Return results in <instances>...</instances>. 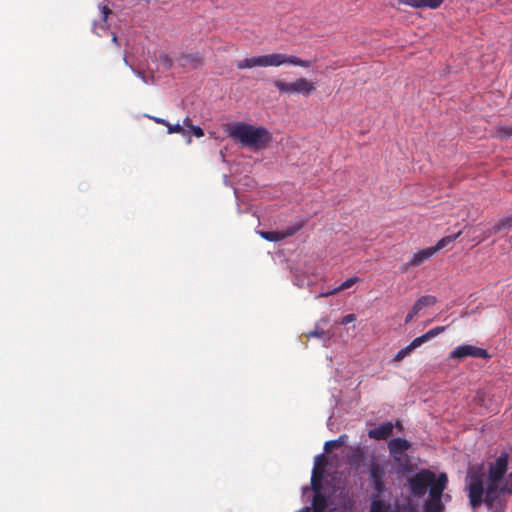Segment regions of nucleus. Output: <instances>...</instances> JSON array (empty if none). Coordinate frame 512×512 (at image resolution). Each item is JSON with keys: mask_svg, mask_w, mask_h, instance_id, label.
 <instances>
[{"mask_svg": "<svg viewBox=\"0 0 512 512\" xmlns=\"http://www.w3.org/2000/svg\"><path fill=\"white\" fill-rule=\"evenodd\" d=\"M506 469L507 458L499 457L495 463L490 466L485 488L483 482L485 476L484 468L480 466L473 467L469 470L466 477V487L470 504L473 508L481 505L483 501L489 506H492L498 491L512 493V473L503 478Z\"/></svg>", "mask_w": 512, "mask_h": 512, "instance_id": "f257e3e1", "label": "nucleus"}, {"mask_svg": "<svg viewBox=\"0 0 512 512\" xmlns=\"http://www.w3.org/2000/svg\"><path fill=\"white\" fill-rule=\"evenodd\" d=\"M448 477L445 473H435L431 470L418 471V505L424 512H442L443 492L447 486Z\"/></svg>", "mask_w": 512, "mask_h": 512, "instance_id": "f03ea898", "label": "nucleus"}, {"mask_svg": "<svg viewBox=\"0 0 512 512\" xmlns=\"http://www.w3.org/2000/svg\"><path fill=\"white\" fill-rule=\"evenodd\" d=\"M228 136L243 147L260 150L271 141L270 132L264 127H256L245 122H235L227 127Z\"/></svg>", "mask_w": 512, "mask_h": 512, "instance_id": "7ed1b4c3", "label": "nucleus"}, {"mask_svg": "<svg viewBox=\"0 0 512 512\" xmlns=\"http://www.w3.org/2000/svg\"><path fill=\"white\" fill-rule=\"evenodd\" d=\"M294 65L309 68L312 65L310 60H303L293 55L284 53H273L268 55L245 58L236 63L239 70L251 69L254 67H278L281 65Z\"/></svg>", "mask_w": 512, "mask_h": 512, "instance_id": "20e7f679", "label": "nucleus"}, {"mask_svg": "<svg viewBox=\"0 0 512 512\" xmlns=\"http://www.w3.org/2000/svg\"><path fill=\"white\" fill-rule=\"evenodd\" d=\"M410 447V443L402 438H394L389 441L388 448L391 456L398 464L399 471L408 473L412 471V465L406 452Z\"/></svg>", "mask_w": 512, "mask_h": 512, "instance_id": "39448f33", "label": "nucleus"}, {"mask_svg": "<svg viewBox=\"0 0 512 512\" xmlns=\"http://www.w3.org/2000/svg\"><path fill=\"white\" fill-rule=\"evenodd\" d=\"M476 226H463L457 232H452L441 238L436 244L437 248L441 250L451 249L457 239L467 240V242L479 243L482 239L476 235Z\"/></svg>", "mask_w": 512, "mask_h": 512, "instance_id": "423d86ee", "label": "nucleus"}, {"mask_svg": "<svg viewBox=\"0 0 512 512\" xmlns=\"http://www.w3.org/2000/svg\"><path fill=\"white\" fill-rule=\"evenodd\" d=\"M467 356L488 358L489 354L487 350L469 344L460 345L450 352V357L456 359H462Z\"/></svg>", "mask_w": 512, "mask_h": 512, "instance_id": "0eeeda50", "label": "nucleus"}, {"mask_svg": "<svg viewBox=\"0 0 512 512\" xmlns=\"http://www.w3.org/2000/svg\"><path fill=\"white\" fill-rule=\"evenodd\" d=\"M300 226H291L285 231H260L258 232L262 238L270 242H277L285 239L288 236H292L296 233Z\"/></svg>", "mask_w": 512, "mask_h": 512, "instance_id": "6e6552de", "label": "nucleus"}, {"mask_svg": "<svg viewBox=\"0 0 512 512\" xmlns=\"http://www.w3.org/2000/svg\"><path fill=\"white\" fill-rule=\"evenodd\" d=\"M393 428L394 426L391 422H386L370 429L368 431V436L376 440H386L392 435Z\"/></svg>", "mask_w": 512, "mask_h": 512, "instance_id": "1a4fd4ad", "label": "nucleus"}, {"mask_svg": "<svg viewBox=\"0 0 512 512\" xmlns=\"http://www.w3.org/2000/svg\"><path fill=\"white\" fill-rule=\"evenodd\" d=\"M204 58L200 53H183L179 57V63L182 67L196 69L202 66Z\"/></svg>", "mask_w": 512, "mask_h": 512, "instance_id": "9d476101", "label": "nucleus"}, {"mask_svg": "<svg viewBox=\"0 0 512 512\" xmlns=\"http://www.w3.org/2000/svg\"><path fill=\"white\" fill-rule=\"evenodd\" d=\"M370 477L377 493H382L384 488L383 472L377 463H372L370 467Z\"/></svg>", "mask_w": 512, "mask_h": 512, "instance_id": "9b49d317", "label": "nucleus"}, {"mask_svg": "<svg viewBox=\"0 0 512 512\" xmlns=\"http://www.w3.org/2000/svg\"><path fill=\"white\" fill-rule=\"evenodd\" d=\"M295 83V93L303 94L305 96H309L314 90L315 85L313 82L307 80L306 78H298Z\"/></svg>", "mask_w": 512, "mask_h": 512, "instance_id": "f8f14e48", "label": "nucleus"}, {"mask_svg": "<svg viewBox=\"0 0 512 512\" xmlns=\"http://www.w3.org/2000/svg\"><path fill=\"white\" fill-rule=\"evenodd\" d=\"M359 281H360V279L358 277L348 278L342 284H340L339 286L333 288L332 290H329V291H326V292H322L319 295V297H328V296L337 294V293H339V292H341L343 290H346V289L352 287L354 284H356Z\"/></svg>", "mask_w": 512, "mask_h": 512, "instance_id": "ddd939ff", "label": "nucleus"}, {"mask_svg": "<svg viewBox=\"0 0 512 512\" xmlns=\"http://www.w3.org/2000/svg\"><path fill=\"white\" fill-rule=\"evenodd\" d=\"M274 86L278 89L280 93L284 94H295V83H287L283 80H274L273 81Z\"/></svg>", "mask_w": 512, "mask_h": 512, "instance_id": "4468645a", "label": "nucleus"}, {"mask_svg": "<svg viewBox=\"0 0 512 512\" xmlns=\"http://www.w3.org/2000/svg\"><path fill=\"white\" fill-rule=\"evenodd\" d=\"M322 477L323 474L321 471L317 469V467L314 468L312 477H311V488L314 491V493L321 492L322 489Z\"/></svg>", "mask_w": 512, "mask_h": 512, "instance_id": "2eb2a0df", "label": "nucleus"}, {"mask_svg": "<svg viewBox=\"0 0 512 512\" xmlns=\"http://www.w3.org/2000/svg\"><path fill=\"white\" fill-rule=\"evenodd\" d=\"M346 438H347L346 435H341L335 440H330V441L325 442V444H324L325 452L330 453L332 450L340 448L341 446H343L345 444Z\"/></svg>", "mask_w": 512, "mask_h": 512, "instance_id": "dca6fc26", "label": "nucleus"}, {"mask_svg": "<svg viewBox=\"0 0 512 512\" xmlns=\"http://www.w3.org/2000/svg\"><path fill=\"white\" fill-rule=\"evenodd\" d=\"M312 506H313V510H319V511L326 510L327 500L321 492L314 493Z\"/></svg>", "mask_w": 512, "mask_h": 512, "instance_id": "f3484780", "label": "nucleus"}, {"mask_svg": "<svg viewBox=\"0 0 512 512\" xmlns=\"http://www.w3.org/2000/svg\"><path fill=\"white\" fill-rule=\"evenodd\" d=\"M439 251H440V249L437 248V244L419 251L418 252V263L428 260L429 258H431L433 255H435Z\"/></svg>", "mask_w": 512, "mask_h": 512, "instance_id": "a211bd4d", "label": "nucleus"}, {"mask_svg": "<svg viewBox=\"0 0 512 512\" xmlns=\"http://www.w3.org/2000/svg\"><path fill=\"white\" fill-rule=\"evenodd\" d=\"M416 348V339L412 340L410 342V344L405 347V348H402L401 350H399L395 357H394V361L396 362H400L401 360H403L408 354H410L414 349Z\"/></svg>", "mask_w": 512, "mask_h": 512, "instance_id": "6ab92c4d", "label": "nucleus"}, {"mask_svg": "<svg viewBox=\"0 0 512 512\" xmlns=\"http://www.w3.org/2000/svg\"><path fill=\"white\" fill-rule=\"evenodd\" d=\"M443 331H444V327H442V326L435 327V328L429 330L424 335L418 337V346L421 345L422 343L430 340L431 338L439 335Z\"/></svg>", "mask_w": 512, "mask_h": 512, "instance_id": "aec40b11", "label": "nucleus"}, {"mask_svg": "<svg viewBox=\"0 0 512 512\" xmlns=\"http://www.w3.org/2000/svg\"><path fill=\"white\" fill-rule=\"evenodd\" d=\"M306 337L309 339L311 337H316V338H320L321 340H323L324 342H327L330 340L331 338V335L329 334V332H326L322 329H314L313 331H310L308 333H306Z\"/></svg>", "mask_w": 512, "mask_h": 512, "instance_id": "412c9836", "label": "nucleus"}, {"mask_svg": "<svg viewBox=\"0 0 512 512\" xmlns=\"http://www.w3.org/2000/svg\"><path fill=\"white\" fill-rule=\"evenodd\" d=\"M436 303V298L432 295H424L418 299V310L428 308Z\"/></svg>", "mask_w": 512, "mask_h": 512, "instance_id": "4be33fe9", "label": "nucleus"}, {"mask_svg": "<svg viewBox=\"0 0 512 512\" xmlns=\"http://www.w3.org/2000/svg\"><path fill=\"white\" fill-rule=\"evenodd\" d=\"M370 512H393L390 506H386L381 500H373L370 507Z\"/></svg>", "mask_w": 512, "mask_h": 512, "instance_id": "5701e85b", "label": "nucleus"}, {"mask_svg": "<svg viewBox=\"0 0 512 512\" xmlns=\"http://www.w3.org/2000/svg\"><path fill=\"white\" fill-rule=\"evenodd\" d=\"M444 0H418V7L436 9L443 4Z\"/></svg>", "mask_w": 512, "mask_h": 512, "instance_id": "b1692460", "label": "nucleus"}, {"mask_svg": "<svg viewBox=\"0 0 512 512\" xmlns=\"http://www.w3.org/2000/svg\"><path fill=\"white\" fill-rule=\"evenodd\" d=\"M166 127L168 134L177 133L181 134L182 136H186L188 134V132L180 124L172 125L168 122V125H166Z\"/></svg>", "mask_w": 512, "mask_h": 512, "instance_id": "393cba45", "label": "nucleus"}, {"mask_svg": "<svg viewBox=\"0 0 512 512\" xmlns=\"http://www.w3.org/2000/svg\"><path fill=\"white\" fill-rule=\"evenodd\" d=\"M189 131L197 138H200L204 135V131L200 126L193 125Z\"/></svg>", "mask_w": 512, "mask_h": 512, "instance_id": "a878e982", "label": "nucleus"}, {"mask_svg": "<svg viewBox=\"0 0 512 512\" xmlns=\"http://www.w3.org/2000/svg\"><path fill=\"white\" fill-rule=\"evenodd\" d=\"M355 320H356V316H355V314H347V315H345V316L341 319L340 324H342V325H347V324H349V323H351V322H353V321H355Z\"/></svg>", "mask_w": 512, "mask_h": 512, "instance_id": "bb28decb", "label": "nucleus"}, {"mask_svg": "<svg viewBox=\"0 0 512 512\" xmlns=\"http://www.w3.org/2000/svg\"><path fill=\"white\" fill-rule=\"evenodd\" d=\"M409 487L412 495H416V475L409 477Z\"/></svg>", "mask_w": 512, "mask_h": 512, "instance_id": "cd10ccee", "label": "nucleus"}, {"mask_svg": "<svg viewBox=\"0 0 512 512\" xmlns=\"http://www.w3.org/2000/svg\"><path fill=\"white\" fill-rule=\"evenodd\" d=\"M101 13H102V21L103 23H106L108 16L111 14V10L108 6L103 5L101 7Z\"/></svg>", "mask_w": 512, "mask_h": 512, "instance_id": "c85d7f7f", "label": "nucleus"}, {"mask_svg": "<svg viewBox=\"0 0 512 512\" xmlns=\"http://www.w3.org/2000/svg\"><path fill=\"white\" fill-rule=\"evenodd\" d=\"M145 116L148 117L149 119L153 120L157 124H161L163 126L168 125V121L166 119H163L160 117H155V116H150V115H145Z\"/></svg>", "mask_w": 512, "mask_h": 512, "instance_id": "c756f323", "label": "nucleus"}, {"mask_svg": "<svg viewBox=\"0 0 512 512\" xmlns=\"http://www.w3.org/2000/svg\"><path fill=\"white\" fill-rule=\"evenodd\" d=\"M182 126H183V128L186 127V128H188L190 130L191 127L193 126L191 118L188 117V116L185 117L183 119V125Z\"/></svg>", "mask_w": 512, "mask_h": 512, "instance_id": "7c9ffc66", "label": "nucleus"}, {"mask_svg": "<svg viewBox=\"0 0 512 512\" xmlns=\"http://www.w3.org/2000/svg\"><path fill=\"white\" fill-rule=\"evenodd\" d=\"M400 3L407 4L412 7H416V0H399Z\"/></svg>", "mask_w": 512, "mask_h": 512, "instance_id": "2f4dec72", "label": "nucleus"}, {"mask_svg": "<svg viewBox=\"0 0 512 512\" xmlns=\"http://www.w3.org/2000/svg\"><path fill=\"white\" fill-rule=\"evenodd\" d=\"M416 312V304L414 306H412L411 308V311L408 313L407 317H406V322H408L412 316H413V313Z\"/></svg>", "mask_w": 512, "mask_h": 512, "instance_id": "473e14b6", "label": "nucleus"}, {"mask_svg": "<svg viewBox=\"0 0 512 512\" xmlns=\"http://www.w3.org/2000/svg\"><path fill=\"white\" fill-rule=\"evenodd\" d=\"M324 462H325L324 456L320 455L316 459V466H319V465L323 464Z\"/></svg>", "mask_w": 512, "mask_h": 512, "instance_id": "72a5a7b5", "label": "nucleus"}, {"mask_svg": "<svg viewBox=\"0 0 512 512\" xmlns=\"http://www.w3.org/2000/svg\"><path fill=\"white\" fill-rule=\"evenodd\" d=\"M416 262V254L413 256V258L410 260L409 264H413Z\"/></svg>", "mask_w": 512, "mask_h": 512, "instance_id": "f704fd0d", "label": "nucleus"}, {"mask_svg": "<svg viewBox=\"0 0 512 512\" xmlns=\"http://www.w3.org/2000/svg\"><path fill=\"white\" fill-rule=\"evenodd\" d=\"M112 41H113L114 43H116V42H117V36H116V35H113V37H112Z\"/></svg>", "mask_w": 512, "mask_h": 512, "instance_id": "c9c22d12", "label": "nucleus"}, {"mask_svg": "<svg viewBox=\"0 0 512 512\" xmlns=\"http://www.w3.org/2000/svg\"><path fill=\"white\" fill-rule=\"evenodd\" d=\"M191 141H192V140H191V137H188V139H187V143H188V144H190V143H191Z\"/></svg>", "mask_w": 512, "mask_h": 512, "instance_id": "e433bc0d", "label": "nucleus"}, {"mask_svg": "<svg viewBox=\"0 0 512 512\" xmlns=\"http://www.w3.org/2000/svg\"><path fill=\"white\" fill-rule=\"evenodd\" d=\"M314 512H325V511L314 510Z\"/></svg>", "mask_w": 512, "mask_h": 512, "instance_id": "4c0bfd02", "label": "nucleus"}]
</instances>
